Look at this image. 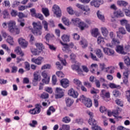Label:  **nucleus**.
Segmentation results:
<instances>
[{
    "mask_svg": "<svg viewBox=\"0 0 130 130\" xmlns=\"http://www.w3.org/2000/svg\"><path fill=\"white\" fill-rule=\"evenodd\" d=\"M33 28L31 30L32 33L36 35V36H40L42 34V32L41 31V29H42V26L39 23L36 22H33Z\"/></svg>",
    "mask_w": 130,
    "mask_h": 130,
    "instance_id": "f257e3e1",
    "label": "nucleus"
},
{
    "mask_svg": "<svg viewBox=\"0 0 130 130\" xmlns=\"http://www.w3.org/2000/svg\"><path fill=\"white\" fill-rule=\"evenodd\" d=\"M61 44L63 46V48H62V50L64 52H66V53H72V50H71V48H74V49H77V47L74 45V43H71L69 44H64L62 43V42H60Z\"/></svg>",
    "mask_w": 130,
    "mask_h": 130,
    "instance_id": "f03ea898",
    "label": "nucleus"
},
{
    "mask_svg": "<svg viewBox=\"0 0 130 130\" xmlns=\"http://www.w3.org/2000/svg\"><path fill=\"white\" fill-rule=\"evenodd\" d=\"M42 106H41V105L40 104H36L35 105V108L33 109H30L29 111V113L30 114H32V115H35L36 114H39L40 112H41V108Z\"/></svg>",
    "mask_w": 130,
    "mask_h": 130,
    "instance_id": "7ed1b4c3",
    "label": "nucleus"
},
{
    "mask_svg": "<svg viewBox=\"0 0 130 130\" xmlns=\"http://www.w3.org/2000/svg\"><path fill=\"white\" fill-rule=\"evenodd\" d=\"M52 11L56 15L57 18H60L61 17V10L58 6L56 5H54L52 7Z\"/></svg>",
    "mask_w": 130,
    "mask_h": 130,
    "instance_id": "20e7f679",
    "label": "nucleus"
},
{
    "mask_svg": "<svg viewBox=\"0 0 130 130\" xmlns=\"http://www.w3.org/2000/svg\"><path fill=\"white\" fill-rule=\"evenodd\" d=\"M76 7H77L78 9L82 10V11L85 12L84 15H89L90 13V8H89L88 6H84L80 4H76Z\"/></svg>",
    "mask_w": 130,
    "mask_h": 130,
    "instance_id": "39448f33",
    "label": "nucleus"
},
{
    "mask_svg": "<svg viewBox=\"0 0 130 130\" xmlns=\"http://www.w3.org/2000/svg\"><path fill=\"white\" fill-rule=\"evenodd\" d=\"M7 25L11 33H14L16 27V22L14 20H11L7 23Z\"/></svg>",
    "mask_w": 130,
    "mask_h": 130,
    "instance_id": "423d86ee",
    "label": "nucleus"
},
{
    "mask_svg": "<svg viewBox=\"0 0 130 130\" xmlns=\"http://www.w3.org/2000/svg\"><path fill=\"white\" fill-rule=\"evenodd\" d=\"M41 75L42 76L43 78H44L42 80V82H43V83H45V84H48L49 83L50 78L48 77L47 72L44 71L42 72Z\"/></svg>",
    "mask_w": 130,
    "mask_h": 130,
    "instance_id": "0eeeda50",
    "label": "nucleus"
},
{
    "mask_svg": "<svg viewBox=\"0 0 130 130\" xmlns=\"http://www.w3.org/2000/svg\"><path fill=\"white\" fill-rule=\"evenodd\" d=\"M102 4H103V0H92L90 3V6L95 8H99L100 5Z\"/></svg>",
    "mask_w": 130,
    "mask_h": 130,
    "instance_id": "6e6552de",
    "label": "nucleus"
},
{
    "mask_svg": "<svg viewBox=\"0 0 130 130\" xmlns=\"http://www.w3.org/2000/svg\"><path fill=\"white\" fill-rule=\"evenodd\" d=\"M55 93L56 98H61V97L63 96V93H64V90L59 87H57L56 88Z\"/></svg>",
    "mask_w": 130,
    "mask_h": 130,
    "instance_id": "1a4fd4ad",
    "label": "nucleus"
},
{
    "mask_svg": "<svg viewBox=\"0 0 130 130\" xmlns=\"http://www.w3.org/2000/svg\"><path fill=\"white\" fill-rule=\"evenodd\" d=\"M18 43L22 48H26L27 46H28V42L22 38L18 39Z\"/></svg>",
    "mask_w": 130,
    "mask_h": 130,
    "instance_id": "9d476101",
    "label": "nucleus"
},
{
    "mask_svg": "<svg viewBox=\"0 0 130 130\" xmlns=\"http://www.w3.org/2000/svg\"><path fill=\"white\" fill-rule=\"evenodd\" d=\"M68 94L73 98H78V96H79V93L73 88L70 89L68 91Z\"/></svg>",
    "mask_w": 130,
    "mask_h": 130,
    "instance_id": "9b49d317",
    "label": "nucleus"
},
{
    "mask_svg": "<svg viewBox=\"0 0 130 130\" xmlns=\"http://www.w3.org/2000/svg\"><path fill=\"white\" fill-rule=\"evenodd\" d=\"M42 60H43V57L40 56L37 58L35 59L32 58L31 59L32 62L36 63V64H38V66H40L42 63Z\"/></svg>",
    "mask_w": 130,
    "mask_h": 130,
    "instance_id": "f8f14e48",
    "label": "nucleus"
},
{
    "mask_svg": "<svg viewBox=\"0 0 130 130\" xmlns=\"http://www.w3.org/2000/svg\"><path fill=\"white\" fill-rule=\"evenodd\" d=\"M104 52L107 55H112L114 54V50H112V49L108 48H103Z\"/></svg>",
    "mask_w": 130,
    "mask_h": 130,
    "instance_id": "ddd939ff",
    "label": "nucleus"
},
{
    "mask_svg": "<svg viewBox=\"0 0 130 130\" xmlns=\"http://www.w3.org/2000/svg\"><path fill=\"white\" fill-rule=\"evenodd\" d=\"M116 51L120 54H126V52L123 50V46L118 45L116 47Z\"/></svg>",
    "mask_w": 130,
    "mask_h": 130,
    "instance_id": "4468645a",
    "label": "nucleus"
},
{
    "mask_svg": "<svg viewBox=\"0 0 130 130\" xmlns=\"http://www.w3.org/2000/svg\"><path fill=\"white\" fill-rule=\"evenodd\" d=\"M61 86L63 87V88H68L69 86H70V83L69 82V80L67 79H63L60 81Z\"/></svg>",
    "mask_w": 130,
    "mask_h": 130,
    "instance_id": "2eb2a0df",
    "label": "nucleus"
},
{
    "mask_svg": "<svg viewBox=\"0 0 130 130\" xmlns=\"http://www.w3.org/2000/svg\"><path fill=\"white\" fill-rule=\"evenodd\" d=\"M101 96L103 98H105V97H106V98H110V92L103 89L101 91Z\"/></svg>",
    "mask_w": 130,
    "mask_h": 130,
    "instance_id": "dca6fc26",
    "label": "nucleus"
},
{
    "mask_svg": "<svg viewBox=\"0 0 130 130\" xmlns=\"http://www.w3.org/2000/svg\"><path fill=\"white\" fill-rule=\"evenodd\" d=\"M65 101L66 103V105L68 107H71L73 104H74V100L69 98H66L65 99Z\"/></svg>",
    "mask_w": 130,
    "mask_h": 130,
    "instance_id": "f3484780",
    "label": "nucleus"
},
{
    "mask_svg": "<svg viewBox=\"0 0 130 130\" xmlns=\"http://www.w3.org/2000/svg\"><path fill=\"white\" fill-rule=\"evenodd\" d=\"M117 5L119 7H126L128 3L126 1L120 0L117 2Z\"/></svg>",
    "mask_w": 130,
    "mask_h": 130,
    "instance_id": "a211bd4d",
    "label": "nucleus"
},
{
    "mask_svg": "<svg viewBox=\"0 0 130 130\" xmlns=\"http://www.w3.org/2000/svg\"><path fill=\"white\" fill-rule=\"evenodd\" d=\"M101 30L103 36H105V37H107V36L108 35V29H107L106 27H102L101 28Z\"/></svg>",
    "mask_w": 130,
    "mask_h": 130,
    "instance_id": "6ab92c4d",
    "label": "nucleus"
},
{
    "mask_svg": "<svg viewBox=\"0 0 130 130\" xmlns=\"http://www.w3.org/2000/svg\"><path fill=\"white\" fill-rule=\"evenodd\" d=\"M84 105L89 108L92 106V101L90 99H87V100L83 103Z\"/></svg>",
    "mask_w": 130,
    "mask_h": 130,
    "instance_id": "aec40b11",
    "label": "nucleus"
},
{
    "mask_svg": "<svg viewBox=\"0 0 130 130\" xmlns=\"http://www.w3.org/2000/svg\"><path fill=\"white\" fill-rule=\"evenodd\" d=\"M80 45H81L82 48H86V47H87L88 46V42H87V40H86L85 39H82L80 41Z\"/></svg>",
    "mask_w": 130,
    "mask_h": 130,
    "instance_id": "412c9836",
    "label": "nucleus"
},
{
    "mask_svg": "<svg viewBox=\"0 0 130 130\" xmlns=\"http://www.w3.org/2000/svg\"><path fill=\"white\" fill-rule=\"evenodd\" d=\"M97 16L100 20H101L103 22L105 21V18L104 17V15L102 14V12H100V11H98L97 12Z\"/></svg>",
    "mask_w": 130,
    "mask_h": 130,
    "instance_id": "4be33fe9",
    "label": "nucleus"
},
{
    "mask_svg": "<svg viewBox=\"0 0 130 130\" xmlns=\"http://www.w3.org/2000/svg\"><path fill=\"white\" fill-rule=\"evenodd\" d=\"M78 27H79L81 30H83L85 28H88V25L86 24V23H84V22L80 21L79 24H78Z\"/></svg>",
    "mask_w": 130,
    "mask_h": 130,
    "instance_id": "5701e85b",
    "label": "nucleus"
},
{
    "mask_svg": "<svg viewBox=\"0 0 130 130\" xmlns=\"http://www.w3.org/2000/svg\"><path fill=\"white\" fill-rule=\"evenodd\" d=\"M69 57V56H68L67 55H64V60L62 59V58H60V57H59V55H58V58H59V60L61 61V63H62V64L63 66H67V61L66 60V58H68Z\"/></svg>",
    "mask_w": 130,
    "mask_h": 130,
    "instance_id": "b1692460",
    "label": "nucleus"
},
{
    "mask_svg": "<svg viewBox=\"0 0 130 130\" xmlns=\"http://www.w3.org/2000/svg\"><path fill=\"white\" fill-rule=\"evenodd\" d=\"M15 52L17 54L21 55V56H24V53L23 52V51H22V50L21 49V48H20V47H16L15 50Z\"/></svg>",
    "mask_w": 130,
    "mask_h": 130,
    "instance_id": "393cba45",
    "label": "nucleus"
},
{
    "mask_svg": "<svg viewBox=\"0 0 130 130\" xmlns=\"http://www.w3.org/2000/svg\"><path fill=\"white\" fill-rule=\"evenodd\" d=\"M95 54L99 58H103V54L102 53V51L100 49H97L95 50Z\"/></svg>",
    "mask_w": 130,
    "mask_h": 130,
    "instance_id": "a878e982",
    "label": "nucleus"
},
{
    "mask_svg": "<svg viewBox=\"0 0 130 130\" xmlns=\"http://www.w3.org/2000/svg\"><path fill=\"white\" fill-rule=\"evenodd\" d=\"M115 15L117 18H120L121 17H123L124 15L123 14V13H122V11H121L120 10H119L115 12Z\"/></svg>",
    "mask_w": 130,
    "mask_h": 130,
    "instance_id": "bb28decb",
    "label": "nucleus"
},
{
    "mask_svg": "<svg viewBox=\"0 0 130 130\" xmlns=\"http://www.w3.org/2000/svg\"><path fill=\"white\" fill-rule=\"evenodd\" d=\"M37 47V49H38L39 52L42 51V48H43V45L42 43H37L35 44Z\"/></svg>",
    "mask_w": 130,
    "mask_h": 130,
    "instance_id": "cd10ccee",
    "label": "nucleus"
},
{
    "mask_svg": "<svg viewBox=\"0 0 130 130\" xmlns=\"http://www.w3.org/2000/svg\"><path fill=\"white\" fill-rule=\"evenodd\" d=\"M88 123L90 125H92V126H95V125H97V122L95 119H89Z\"/></svg>",
    "mask_w": 130,
    "mask_h": 130,
    "instance_id": "c85d7f7f",
    "label": "nucleus"
},
{
    "mask_svg": "<svg viewBox=\"0 0 130 130\" xmlns=\"http://www.w3.org/2000/svg\"><path fill=\"white\" fill-rule=\"evenodd\" d=\"M106 73H108L109 74H113V73H114V67H108L106 69Z\"/></svg>",
    "mask_w": 130,
    "mask_h": 130,
    "instance_id": "c756f323",
    "label": "nucleus"
},
{
    "mask_svg": "<svg viewBox=\"0 0 130 130\" xmlns=\"http://www.w3.org/2000/svg\"><path fill=\"white\" fill-rule=\"evenodd\" d=\"M124 62L125 64L127 66V67H130V58L128 56H125L124 58Z\"/></svg>",
    "mask_w": 130,
    "mask_h": 130,
    "instance_id": "7c9ffc66",
    "label": "nucleus"
},
{
    "mask_svg": "<svg viewBox=\"0 0 130 130\" xmlns=\"http://www.w3.org/2000/svg\"><path fill=\"white\" fill-rule=\"evenodd\" d=\"M81 21H80V19L77 18H72L71 20V23L74 24V25H79V23Z\"/></svg>",
    "mask_w": 130,
    "mask_h": 130,
    "instance_id": "2f4dec72",
    "label": "nucleus"
},
{
    "mask_svg": "<svg viewBox=\"0 0 130 130\" xmlns=\"http://www.w3.org/2000/svg\"><path fill=\"white\" fill-rule=\"evenodd\" d=\"M31 52L34 55H39V53H40V52L38 50V49H35L34 48H31L30 49Z\"/></svg>",
    "mask_w": 130,
    "mask_h": 130,
    "instance_id": "473e14b6",
    "label": "nucleus"
},
{
    "mask_svg": "<svg viewBox=\"0 0 130 130\" xmlns=\"http://www.w3.org/2000/svg\"><path fill=\"white\" fill-rule=\"evenodd\" d=\"M61 39L64 42H69L70 41V36L67 35H63L61 37Z\"/></svg>",
    "mask_w": 130,
    "mask_h": 130,
    "instance_id": "72a5a7b5",
    "label": "nucleus"
},
{
    "mask_svg": "<svg viewBox=\"0 0 130 130\" xmlns=\"http://www.w3.org/2000/svg\"><path fill=\"white\" fill-rule=\"evenodd\" d=\"M7 42L10 45H14V41L13 40V38H12V37H11L10 36L8 37Z\"/></svg>",
    "mask_w": 130,
    "mask_h": 130,
    "instance_id": "f704fd0d",
    "label": "nucleus"
},
{
    "mask_svg": "<svg viewBox=\"0 0 130 130\" xmlns=\"http://www.w3.org/2000/svg\"><path fill=\"white\" fill-rule=\"evenodd\" d=\"M99 34L98 32V28H95L92 30L91 31V35L93 37H97V36Z\"/></svg>",
    "mask_w": 130,
    "mask_h": 130,
    "instance_id": "c9c22d12",
    "label": "nucleus"
},
{
    "mask_svg": "<svg viewBox=\"0 0 130 130\" xmlns=\"http://www.w3.org/2000/svg\"><path fill=\"white\" fill-rule=\"evenodd\" d=\"M96 69H98V65L97 64H92L90 66V72L94 73Z\"/></svg>",
    "mask_w": 130,
    "mask_h": 130,
    "instance_id": "e433bc0d",
    "label": "nucleus"
},
{
    "mask_svg": "<svg viewBox=\"0 0 130 130\" xmlns=\"http://www.w3.org/2000/svg\"><path fill=\"white\" fill-rule=\"evenodd\" d=\"M51 68V65L50 64H45L42 66L41 70L43 71V70H50Z\"/></svg>",
    "mask_w": 130,
    "mask_h": 130,
    "instance_id": "4c0bfd02",
    "label": "nucleus"
},
{
    "mask_svg": "<svg viewBox=\"0 0 130 130\" xmlns=\"http://www.w3.org/2000/svg\"><path fill=\"white\" fill-rule=\"evenodd\" d=\"M62 122L64 123H69L71 122V118L70 117L66 116L62 119Z\"/></svg>",
    "mask_w": 130,
    "mask_h": 130,
    "instance_id": "58836bf2",
    "label": "nucleus"
},
{
    "mask_svg": "<svg viewBox=\"0 0 130 130\" xmlns=\"http://www.w3.org/2000/svg\"><path fill=\"white\" fill-rule=\"evenodd\" d=\"M42 12L46 17L49 16V10L47 8H42Z\"/></svg>",
    "mask_w": 130,
    "mask_h": 130,
    "instance_id": "ea45409f",
    "label": "nucleus"
},
{
    "mask_svg": "<svg viewBox=\"0 0 130 130\" xmlns=\"http://www.w3.org/2000/svg\"><path fill=\"white\" fill-rule=\"evenodd\" d=\"M43 26L45 29V31H48V23L45 20L42 21Z\"/></svg>",
    "mask_w": 130,
    "mask_h": 130,
    "instance_id": "a19ab883",
    "label": "nucleus"
},
{
    "mask_svg": "<svg viewBox=\"0 0 130 130\" xmlns=\"http://www.w3.org/2000/svg\"><path fill=\"white\" fill-rule=\"evenodd\" d=\"M39 78H40V75H39V73L38 72H35L34 73V80L37 82L38 80L39 79Z\"/></svg>",
    "mask_w": 130,
    "mask_h": 130,
    "instance_id": "79ce46f5",
    "label": "nucleus"
},
{
    "mask_svg": "<svg viewBox=\"0 0 130 130\" xmlns=\"http://www.w3.org/2000/svg\"><path fill=\"white\" fill-rule=\"evenodd\" d=\"M113 95L114 96V97H119L120 96V92L119 91L115 89L113 91Z\"/></svg>",
    "mask_w": 130,
    "mask_h": 130,
    "instance_id": "37998d69",
    "label": "nucleus"
},
{
    "mask_svg": "<svg viewBox=\"0 0 130 130\" xmlns=\"http://www.w3.org/2000/svg\"><path fill=\"white\" fill-rule=\"evenodd\" d=\"M119 32L121 33V34H122L123 35H125V34H126V30H125V29L123 27H120L118 28Z\"/></svg>",
    "mask_w": 130,
    "mask_h": 130,
    "instance_id": "c03bdc74",
    "label": "nucleus"
},
{
    "mask_svg": "<svg viewBox=\"0 0 130 130\" xmlns=\"http://www.w3.org/2000/svg\"><path fill=\"white\" fill-rule=\"evenodd\" d=\"M17 16L19 19H23V18H27L28 17L27 15H25L22 12H19Z\"/></svg>",
    "mask_w": 130,
    "mask_h": 130,
    "instance_id": "a18cd8bd",
    "label": "nucleus"
},
{
    "mask_svg": "<svg viewBox=\"0 0 130 130\" xmlns=\"http://www.w3.org/2000/svg\"><path fill=\"white\" fill-rule=\"evenodd\" d=\"M70 127L69 125L63 124L59 128V130H70Z\"/></svg>",
    "mask_w": 130,
    "mask_h": 130,
    "instance_id": "49530a36",
    "label": "nucleus"
},
{
    "mask_svg": "<svg viewBox=\"0 0 130 130\" xmlns=\"http://www.w3.org/2000/svg\"><path fill=\"white\" fill-rule=\"evenodd\" d=\"M109 87L110 88H111V89H115L116 88H118L119 89H120V86L117 85L114 83H110Z\"/></svg>",
    "mask_w": 130,
    "mask_h": 130,
    "instance_id": "de8ad7c7",
    "label": "nucleus"
},
{
    "mask_svg": "<svg viewBox=\"0 0 130 130\" xmlns=\"http://www.w3.org/2000/svg\"><path fill=\"white\" fill-rule=\"evenodd\" d=\"M74 83L78 87H80V86H82V82H81L79 80V79H74Z\"/></svg>",
    "mask_w": 130,
    "mask_h": 130,
    "instance_id": "09e8293b",
    "label": "nucleus"
},
{
    "mask_svg": "<svg viewBox=\"0 0 130 130\" xmlns=\"http://www.w3.org/2000/svg\"><path fill=\"white\" fill-rule=\"evenodd\" d=\"M3 17L4 19H6V18H8V17H9V11H8V10L6 9V10H4L3 12Z\"/></svg>",
    "mask_w": 130,
    "mask_h": 130,
    "instance_id": "8fccbe9b",
    "label": "nucleus"
},
{
    "mask_svg": "<svg viewBox=\"0 0 130 130\" xmlns=\"http://www.w3.org/2000/svg\"><path fill=\"white\" fill-rule=\"evenodd\" d=\"M62 21L64 25H66V26H69L70 21H69V19H67L66 17H63L62 19Z\"/></svg>",
    "mask_w": 130,
    "mask_h": 130,
    "instance_id": "3c124183",
    "label": "nucleus"
},
{
    "mask_svg": "<svg viewBox=\"0 0 130 130\" xmlns=\"http://www.w3.org/2000/svg\"><path fill=\"white\" fill-rule=\"evenodd\" d=\"M113 116L115 118L118 119V118H121V117L118 116V110H115L112 112Z\"/></svg>",
    "mask_w": 130,
    "mask_h": 130,
    "instance_id": "603ef678",
    "label": "nucleus"
},
{
    "mask_svg": "<svg viewBox=\"0 0 130 130\" xmlns=\"http://www.w3.org/2000/svg\"><path fill=\"white\" fill-rule=\"evenodd\" d=\"M67 12L70 15H74L75 14L73 8L71 7L67 8Z\"/></svg>",
    "mask_w": 130,
    "mask_h": 130,
    "instance_id": "864d4df0",
    "label": "nucleus"
},
{
    "mask_svg": "<svg viewBox=\"0 0 130 130\" xmlns=\"http://www.w3.org/2000/svg\"><path fill=\"white\" fill-rule=\"evenodd\" d=\"M98 44H100V43H103L104 42V38L103 37L100 36L98 38L97 40Z\"/></svg>",
    "mask_w": 130,
    "mask_h": 130,
    "instance_id": "5fc2aeb1",
    "label": "nucleus"
},
{
    "mask_svg": "<svg viewBox=\"0 0 130 130\" xmlns=\"http://www.w3.org/2000/svg\"><path fill=\"white\" fill-rule=\"evenodd\" d=\"M88 98H86V96H85V95H82L81 96H80V98L79 99L80 101H81V102H82V103H84V102L87 100V99H88Z\"/></svg>",
    "mask_w": 130,
    "mask_h": 130,
    "instance_id": "6e6d98bb",
    "label": "nucleus"
},
{
    "mask_svg": "<svg viewBox=\"0 0 130 130\" xmlns=\"http://www.w3.org/2000/svg\"><path fill=\"white\" fill-rule=\"evenodd\" d=\"M18 22L19 23V24L21 27H24V26H25V23L24 22H25V20L23 19H18Z\"/></svg>",
    "mask_w": 130,
    "mask_h": 130,
    "instance_id": "4d7b16f0",
    "label": "nucleus"
},
{
    "mask_svg": "<svg viewBox=\"0 0 130 130\" xmlns=\"http://www.w3.org/2000/svg\"><path fill=\"white\" fill-rule=\"evenodd\" d=\"M56 75L59 78H64V74H63V73L61 71H58L56 73Z\"/></svg>",
    "mask_w": 130,
    "mask_h": 130,
    "instance_id": "13d9d810",
    "label": "nucleus"
},
{
    "mask_svg": "<svg viewBox=\"0 0 130 130\" xmlns=\"http://www.w3.org/2000/svg\"><path fill=\"white\" fill-rule=\"evenodd\" d=\"M115 102L116 104H117V105H119V106H123V102L121 100L117 99L115 101Z\"/></svg>",
    "mask_w": 130,
    "mask_h": 130,
    "instance_id": "bf43d9fd",
    "label": "nucleus"
},
{
    "mask_svg": "<svg viewBox=\"0 0 130 130\" xmlns=\"http://www.w3.org/2000/svg\"><path fill=\"white\" fill-rule=\"evenodd\" d=\"M2 48H3V49H5V50H7V51L8 52V53H10V52H11V49H10V48H9V47H8V46H7V45H6V44L2 45Z\"/></svg>",
    "mask_w": 130,
    "mask_h": 130,
    "instance_id": "052dcab7",
    "label": "nucleus"
},
{
    "mask_svg": "<svg viewBox=\"0 0 130 130\" xmlns=\"http://www.w3.org/2000/svg\"><path fill=\"white\" fill-rule=\"evenodd\" d=\"M31 15L32 17H36V15H37V13H36V10H35V9L32 8L30 10Z\"/></svg>",
    "mask_w": 130,
    "mask_h": 130,
    "instance_id": "680f3d73",
    "label": "nucleus"
},
{
    "mask_svg": "<svg viewBox=\"0 0 130 130\" xmlns=\"http://www.w3.org/2000/svg\"><path fill=\"white\" fill-rule=\"evenodd\" d=\"M70 57L73 63L76 62V55H75L74 53H71V54H70Z\"/></svg>",
    "mask_w": 130,
    "mask_h": 130,
    "instance_id": "e2e57ef3",
    "label": "nucleus"
},
{
    "mask_svg": "<svg viewBox=\"0 0 130 130\" xmlns=\"http://www.w3.org/2000/svg\"><path fill=\"white\" fill-rule=\"evenodd\" d=\"M56 68L58 70H59V71H61L62 70V68H63L61 64L59 62H56Z\"/></svg>",
    "mask_w": 130,
    "mask_h": 130,
    "instance_id": "0e129e2a",
    "label": "nucleus"
},
{
    "mask_svg": "<svg viewBox=\"0 0 130 130\" xmlns=\"http://www.w3.org/2000/svg\"><path fill=\"white\" fill-rule=\"evenodd\" d=\"M112 45H117V44H119V41L116 40V39L114 38L112 40Z\"/></svg>",
    "mask_w": 130,
    "mask_h": 130,
    "instance_id": "69168bd1",
    "label": "nucleus"
},
{
    "mask_svg": "<svg viewBox=\"0 0 130 130\" xmlns=\"http://www.w3.org/2000/svg\"><path fill=\"white\" fill-rule=\"evenodd\" d=\"M11 15L12 17L18 16V11L17 10H12L11 12Z\"/></svg>",
    "mask_w": 130,
    "mask_h": 130,
    "instance_id": "338daca9",
    "label": "nucleus"
},
{
    "mask_svg": "<svg viewBox=\"0 0 130 130\" xmlns=\"http://www.w3.org/2000/svg\"><path fill=\"white\" fill-rule=\"evenodd\" d=\"M92 130H102V128L98 125H95V126H92L91 127Z\"/></svg>",
    "mask_w": 130,
    "mask_h": 130,
    "instance_id": "774afa93",
    "label": "nucleus"
}]
</instances>
